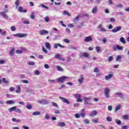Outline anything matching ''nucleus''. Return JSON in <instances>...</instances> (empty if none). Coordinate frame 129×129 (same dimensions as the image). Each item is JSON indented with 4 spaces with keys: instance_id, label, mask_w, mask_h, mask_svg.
<instances>
[{
    "instance_id": "1",
    "label": "nucleus",
    "mask_w": 129,
    "mask_h": 129,
    "mask_svg": "<svg viewBox=\"0 0 129 129\" xmlns=\"http://www.w3.org/2000/svg\"><path fill=\"white\" fill-rule=\"evenodd\" d=\"M110 92V89L106 87L104 90V94L106 98H109V93Z\"/></svg>"
},
{
    "instance_id": "2",
    "label": "nucleus",
    "mask_w": 129,
    "mask_h": 129,
    "mask_svg": "<svg viewBox=\"0 0 129 129\" xmlns=\"http://www.w3.org/2000/svg\"><path fill=\"white\" fill-rule=\"evenodd\" d=\"M27 36L28 34L26 33H17L14 35V37H18V38H25Z\"/></svg>"
},
{
    "instance_id": "3",
    "label": "nucleus",
    "mask_w": 129,
    "mask_h": 129,
    "mask_svg": "<svg viewBox=\"0 0 129 129\" xmlns=\"http://www.w3.org/2000/svg\"><path fill=\"white\" fill-rule=\"evenodd\" d=\"M68 78H69L68 77L63 76L62 77H61L58 78L57 80V82H59V83H60V82L63 83V82H64V80H65L66 79H67Z\"/></svg>"
},
{
    "instance_id": "4",
    "label": "nucleus",
    "mask_w": 129,
    "mask_h": 129,
    "mask_svg": "<svg viewBox=\"0 0 129 129\" xmlns=\"http://www.w3.org/2000/svg\"><path fill=\"white\" fill-rule=\"evenodd\" d=\"M123 49V47L122 46H120L119 45H114L113 46V50L114 51H117V50H122Z\"/></svg>"
},
{
    "instance_id": "5",
    "label": "nucleus",
    "mask_w": 129,
    "mask_h": 129,
    "mask_svg": "<svg viewBox=\"0 0 129 129\" xmlns=\"http://www.w3.org/2000/svg\"><path fill=\"white\" fill-rule=\"evenodd\" d=\"M121 30V26H117L114 29H112V32L113 33H117V32H118L119 31H120Z\"/></svg>"
},
{
    "instance_id": "6",
    "label": "nucleus",
    "mask_w": 129,
    "mask_h": 129,
    "mask_svg": "<svg viewBox=\"0 0 129 129\" xmlns=\"http://www.w3.org/2000/svg\"><path fill=\"white\" fill-rule=\"evenodd\" d=\"M60 99H61L64 103H67V104H69V101L68 100L63 97L59 96Z\"/></svg>"
},
{
    "instance_id": "7",
    "label": "nucleus",
    "mask_w": 129,
    "mask_h": 129,
    "mask_svg": "<svg viewBox=\"0 0 129 129\" xmlns=\"http://www.w3.org/2000/svg\"><path fill=\"white\" fill-rule=\"evenodd\" d=\"M93 38H92V36H87L85 38L84 41L85 42H90L91 41H93Z\"/></svg>"
},
{
    "instance_id": "8",
    "label": "nucleus",
    "mask_w": 129,
    "mask_h": 129,
    "mask_svg": "<svg viewBox=\"0 0 129 129\" xmlns=\"http://www.w3.org/2000/svg\"><path fill=\"white\" fill-rule=\"evenodd\" d=\"M45 34H49V32L48 31H47L46 30H44V29L40 30L39 35L43 36V35H45Z\"/></svg>"
},
{
    "instance_id": "9",
    "label": "nucleus",
    "mask_w": 129,
    "mask_h": 129,
    "mask_svg": "<svg viewBox=\"0 0 129 129\" xmlns=\"http://www.w3.org/2000/svg\"><path fill=\"white\" fill-rule=\"evenodd\" d=\"M37 102L38 103H40V104L46 105L48 104V101L46 100H38Z\"/></svg>"
},
{
    "instance_id": "10",
    "label": "nucleus",
    "mask_w": 129,
    "mask_h": 129,
    "mask_svg": "<svg viewBox=\"0 0 129 129\" xmlns=\"http://www.w3.org/2000/svg\"><path fill=\"white\" fill-rule=\"evenodd\" d=\"M97 111L96 110H94L91 112V113L89 114V116H91L92 117H93V116H95V115H97Z\"/></svg>"
},
{
    "instance_id": "11",
    "label": "nucleus",
    "mask_w": 129,
    "mask_h": 129,
    "mask_svg": "<svg viewBox=\"0 0 129 129\" xmlns=\"http://www.w3.org/2000/svg\"><path fill=\"white\" fill-rule=\"evenodd\" d=\"M55 58H56V59H58V60H61V61H65V59L62 58V57H61V55H60V54H57L55 55Z\"/></svg>"
},
{
    "instance_id": "12",
    "label": "nucleus",
    "mask_w": 129,
    "mask_h": 129,
    "mask_svg": "<svg viewBox=\"0 0 129 129\" xmlns=\"http://www.w3.org/2000/svg\"><path fill=\"white\" fill-rule=\"evenodd\" d=\"M0 15H1V16H3L4 19H8L9 18L8 15L5 14V12H0Z\"/></svg>"
},
{
    "instance_id": "13",
    "label": "nucleus",
    "mask_w": 129,
    "mask_h": 129,
    "mask_svg": "<svg viewBox=\"0 0 129 129\" xmlns=\"http://www.w3.org/2000/svg\"><path fill=\"white\" fill-rule=\"evenodd\" d=\"M45 47L50 51L51 50V44L49 42H45Z\"/></svg>"
},
{
    "instance_id": "14",
    "label": "nucleus",
    "mask_w": 129,
    "mask_h": 129,
    "mask_svg": "<svg viewBox=\"0 0 129 129\" xmlns=\"http://www.w3.org/2000/svg\"><path fill=\"white\" fill-rule=\"evenodd\" d=\"M112 76H113V75L111 74H110L108 76H106L105 77V79L106 80H109V79H110L112 77Z\"/></svg>"
},
{
    "instance_id": "15",
    "label": "nucleus",
    "mask_w": 129,
    "mask_h": 129,
    "mask_svg": "<svg viewBox=\"0 0 129 129\" xmlns=\"http://www.w3.org/2000/svg\"><path fill=\"white\" fill-rule=\"evenodd\" d=\"M116 95H117V96H118L119 97H120V98L123 99L124 98V96H123V94H122V93H118L117 92L116 93Z\"/></svg>"
},
{
    "instance_id": "16",
    "label": "nucleus",
    "mask_w": 129,
    "mask_h": 129,
    "mask_svg": "<svg viewBox=\"0 0 129 129\" xmlns=\"http://www.w3.org/2000/svg\"><path fill=\"white\" fill-rule=\"evenodd\" d=\"M98 7L95 6V8H94L92 10V14H95V13H96L98 10Z\"/></svg>"
},
{
    "instance_id": "17",
    "label": "nucleus",
    "mask_w": 129,
    "mask_h": 129,
    "mask_svg": "<svg viewBox=\"0 0 129 129\" xmlns=\"http://www.w3.org/2000/svg\"><path fill=\"white\" fill-rule=\"evenodd\" d=\"M15 103H16V102L13 100H8L6 101L7 104H15Z\"/></svg>"
},
{
    "instance_id": "18",
    "label": "nucleus",
    "mask_w": 129,
    "mask_h": 129,
    "mask_svg": "<svg viewBox=\"0 0 129 129\" xmlns=\"http://www.w3.org/2000/svg\"><path fill=\"white\" fill-rule=\"evenodd\" d=\"M14 52H15V48L12 47L10 51V56H14Z\"/></svg>"
},
{
    "instance_id": "19",
    "label": "nucleus",
    "mask_w": 129,
    "mask_h": 129,
    "mask_svg": "<svg viewBox=\"0 0 129 129\" xmlns=\"http://www.w3.org/2000/svg\"><path fill=\"white\" fill-rule=\"evenodd\" d=\"M16 108H17V106H16L9 108V112H13V111H14V110L16 111Z\"/></svg>"
},
{
    "instance_id": "20",
    "label": "nucleus",
    "mask_w": 129,
    "mask_h": 129,
    "mask_svg": "<svg viewBox=\"0 0 129 129\" xmlns=\"http://www.w3.org/2000/svg\"><path fill=\"white\" fill-rule=\"evenodd\" d=\"M120 108H121V104H118V105H117L116 106L115 111L116 112L118 110H119V109H120Z\"/></svg>"
},
{
    "instance_id": "21",
    "label": "nucleus",
    "mask_w": 129,
    "mask_h": 129,
    "mask_svg": "<svg viewBox=\"0 0 129 129\" xmlns=\"http://www.w3.org/2000/svg\"><path fill=\"white\" fill-rule=\"evenodd\" d=\"M58 124V126H60L61 127H63V126H65L66 125V123L63 122H59Z\"/></svg>"
},
{
    "instance_id": "22",
    "label": "nucleus",
    "mask_w": 129,
    "mask_h": 129,
    "mask_svg": "<svg viewBox=\"0 0 129 129\" xmlns=\"http://www.w3.org/2000/svg\"><path fill=\"white\" fill-rule=\"evenodd\" d=\"M122 119H124V120H128V115H124L122 117Z\"/></svg>"
},
{
    "instance_id": "23",
    "label": "nucleus",
    "mask_w": 129,
    "mask_h": 129,
    "mask_svg": "<svg viewBox=\"0 0 129 129\" xmlns=\"http://www.w3.org/2000/svg\"><path fill=\"white\" fill-rule=\"evenodd\" d=\"M84 80V78L81 77L80 79L78 80V81L79 82L80 84H81V83H83Z\"/></svg>"
},
{
    "instance_id": "24",
    "label": "nucleus",
    "mask_w": 129,
    "mask_h": 129,
    "mask_svg": "<svg viewBox=\"0 0 129 129\" xmlns=\"http://www.w3.org/2000/svg\"><path fill=\"white\" fill-rule=\"evenodd\" d=\"M33 115H40L41 112L40 111H35L32 113Z\"/></svg>"
},
{
    "instance_id": "25",
    "label": "nucleus",
    "mask_w": 129,
    "mask_h": 129,
    "mask_svg": "<svg viewBox=\"0 0 129 129\" xmlns=\"http://www.w3.org/2000/svg\"><path fill=\"white\" fill-rule=\"evenodd\" d=\"M17 93H20L21 92V87L20 85L17 86V90H16Z\"/></svg>"
},
{
    "instance_id": "26",
    "label": "nucleus",
    "mask_w": 129,
    "mask_h": 129,
    "mask_svg": "<svg viewBox=\"0 0 129 129\" xmlns=\"http://www.w3.org/2000/svg\"><path fill=\"white\" fill-rule=\"evenodd\" d=\"M83 100L84 101H87V100L90 101L91 100V98L90 97H85L83 98Z\"/></svg>"
},
{
    "instance_id": "27",
    "label": "nucleus",
    "mask_w": 129,
    "mask_h": 129,
    "mask_svg": "<svg viewBox=\"0 0 129 129\" xmlns=\"http://www.w3.org/2000/svg\"><path fill=\"white\" fill-rule=\"evenodd\" d=\"M82 55L84 57H85L86 58H88L89 55H88V53H87L86 52H84L82 53Z\"/></svg>"
},
{
    "instance_id": "28",
    "label": "nucleus",
    "mask_w": 129,
    "mask_h": 129,
    "mask_svg": "<svg viewBox=\"0 0 129 129\" xmlns=\"http://www.w3.org/2000/svg\"><path fill=\"white\" fill-rule=\"evenodd\" d=\"M120 41L122 43V44H125V40H124V38L123 37L120 38Z\"/></svg>"
},
{
    "instance_id": "29",
    "label": "nucleus",
    "mask_w": 129,
    "mask_h": 129,
    "mask_svg": "<svg viewBox=\"0 0 129 129\" xmlns=\"http://www.w3.org/2000/svg\"><path fill=\"white\" fill-rule=\"evenodd\" d=\"M115 122H116V123L118 125L121 124V121H120L119 119H115Z\"/></svg>"
},
{
    "instance_id": "30",
    "label": "nucleus",
    "mask_w": 129,
    "mask_h": 129,
    "mask_svg": "<svg viewBox=\"0 0 129 129\" xmlns=\"http://www.w3.org/2000/svg\"><path fill=\"white\" fill-rule=\"evenodd\" d=\"M15 111H16V112H17L18 113H21V112H22V110L19 108H16Z\"/></svg>"
},
{
    "instance_id": "31",
    "label": "nucleus",
    "mask_w": 129,
    "mask_h": 129,
    "mask_svg": "<svg viewBox=\"0 0 129 129\" xmlns=\"http://www.w3.org/2000/svg\"><path fill=\"white\" fill-rule=\"evenodd\" d=\"M74 96H76L77 98H81V95L80 94H75Z\"/></svg>"
},
{
    "instance_id": "32",
    "label": "nucleus",
    "mask_w": 129,
    "mask_h": 129,
    "mask_svg": "<svg viewBox=\"0 0 129 129\" xmlns=\"http://www.w3.org/2000/svg\"><path fill=\"white\" fill-rule=\"evenodd\" d=\"M28 65H30L31 66H35V62L34 61H31L27 63Z\"/></svg>"
},
{
    "instance_id": "33",
    "label": "nucleus",
    "mask_w": 129,
    "mask_h": 129,
    "mask_svg": "<svg viewBox=\"0 0 129 129\" xmlns=\"http://www.w3.org/2000/svg\"><path fill=\"white\" fill-rule=\"evenodd\" d=\"M56 67L57 69V71H63V69H61V67H60L59 66H56Z\"/></svg>"
},
{
    "instance_id": "34",
    "label": "nucleus",
    "mask_w": 129,
    "mask_h": 129,
    "mask_svg": "<svg viewBox=\"0 0 129 129\" xmlns=\"http://www.w3.org/2000/svg\"><path fill=\"white\" fill-rule=\"evenodd\" d=\"M42 50L43 52H44L46 54H47L48 53V50H47V49L45 48V47L42 46Z\"/></svg>"
},
{
    "instance_id": "35",
    "label": "nucleus",
    "mask_w": 129,
    "mask_h": 129,
    "mask_svg": "<svg viewBox=\"0 0 129 129\" xmlns=\"http://www.w3.org/2000/svg\"><path fill=\"white\" fill-rule=\"evenodd\" d=\"M26 108H27V109H32L33 106H32V105L31 104H28L26 106Z\"/></svg>"
},
{
    "instance_id": "36",
    "label": "nucleus",
    "mask_w": 129,
    "mask_h": 129,
    "mask_svg": "<svg viewBox=\"0 0 129 129\" xmlns=\"http://www.w3.org/2000/svg\"><path fill=\"white\" fill-rule=\"evenodd\" d=\"M44 118L45 119H49L50 118V115L48 113H46Z\"/></svg>"
},
{
    "instance_id": "37",
    "label": "nucleus",
    "mask_w": 129,
    "mask_h": 129,
    "mask_svg": "<svg viewBox=\"0 0 129 129\" xmlns=\"http://www.w3.org/2000/svg\"><path fill=\"white\" fill-rule=\"evenodd\" d=\"M15 5L16 6V7L18 8L20 5V1L19 0L16 1L15 2Z\"/></svg>"
},
{
    "instance_id": "38",
    "label": "nucleus",
    "mask_w": 129,
    "mask_h": 129,
    "mask_svg": "<svg viewBox=\"0 0 129 129\" xmlns=\"http://www.w3.org/2000/svg\"><path fill=\"white\" fill-rule=\"evenodd\" d=\"M94 72L96 73H98V72H99V70L98 68H95L94 70Z\"/></svg>"
},
{
    "instance_id": "39",
    "label": "nucleus",
    "mask_w": 129,
    "mask_h": 129,
    "mask_svg": "<svg viewBox=\"0 0 129 129\" xmlns=\"http://www.w3.org/2000/svg\"><path fill=\"white\" fill-rule=\"evenodd\" d=\"M22 83H25V84H28V83H29V81L27 80H22Z\"/></svg>"
},
{
    "instance_id": "40",
    "label": "nucleus",
    "mask_w": 129,
    "mask_h": 129,
    "mask_svg": "<svg viewBox=\"0 0 129 129\" xmlns=\"http://www.w3.org/2000/svg\"><path fill=\"white\" fill-rule=\"evenodd\" d=\"M63 42H65V43H67L68 44H69V43H70V40L68 39H64Z\"/></svg>"
},
{
    "instance_id": "41",
    "label": "nucleus",
    "mask_w": 129,
    "mask_h": 129,
    "mask_svg": "<svg viewBox=\"0 0 129 129\" xmlns=\"http://www.w3.org/2000/svg\"><path fill=\"white\" fill-rule=\"evenodd\" d=\"M96 50L98 53V52H101V50H100V47L99 46H96Z\"/></svg>"
},
{
    "instance_id": "42",
    "label": "nucleus",
    "mask_w": 129,
    "mask_h": 129,
    "mask_svg": "<svg viewBox=\"0 0 129 129\" xmlns=\"http://www.w3.org/2000/svg\"><path fill=\"white\" fill-rule=\"evenodd\" d=\"M106 120H107V121H112V118L109 116L106 118Z\"/></svg>"
},
{
    "instance_id": "43",
    "label": "nucleus",
    "mask_w": 129,
    "mask_h": 129,
    "mask_svg": "<svg viewBox=\"0 0 129 129\" xmlns=\"http://www.w3.org/2000/svg\"><path fill=\"white\" fill-rule=\"evenodd\" d=\"M84 122L86 124H88V123H89V122H90L89 119H85L84 120Z\"/></svg>"
},
{
    "instance_id": "44",
    "label": "nucleus",
    "mask_w": 129,
    "mask_h": 129,
    "mask_svg": "<svg viewBox=\"0 0 129 129\" xmlns=\"http://www.w3.org/2000/svg\"><path fill=\"white\" fill-rule=\"evenodd\" d=\"M40 6L42 7V8H44V9H46L47 10L49 9V7L45 6L44 4H41Z\"/></svg>"
},
{
    "instance_id": "45",
    "label": "nucleus",
    "mask_w": 129,
    "mask_h": 129,
    "mask_svg": "<svg viewBox=\"0 0 129 129\" xmlns=\"http://www.w3.org/2000/svg\"><path fill=\"white\" fill-rule=\"evenodd\" d=\"M58 44L57 43H54L53 44V49H57L58 48Z\"/></svg>"
},
{
    "instance_id": "46",
    "label": "nucleus",
    "mask_w": 129,
    "mask_h": 129,
    "mask_svg": "<svg viewBox=\"0 0 129 129\" xmlns=\"http://www.w3.org/2000/svg\"><path fill=\"white\" fill-rule=\"evenodd\" d=\"M75 116L76 118H79L80 117V114L79 113L75 114Z\"/></svg>"
},
{
    "instance_id": "47",
    "label": "nucleus",
    "mask_w": 129,
    "mask_h": 129,
    "mask_svg": "<svg viewBox=\"0 0 129 129\" xmlns=\"http://www.w3.org/2000/svg\"><path fill=\"white\" fill-rule=\"evenodd\" d=\"M69 49H71L72 50H77V47L71 46L69 47Z\"/></svg>"
},
{
    "instance_id": "48",
    "label": "nucleus",
    "mask_w": 129,
    "mask_h": 129,
    "mask_svg": "<svg viewBox=\"0 0 129 129\" xmlns=\"http://www.w3.org/2000/svg\"><path fill=\"white\" fill-rule=\"evenodd\" d=\"M54 113H55V114H59V113H60V110H59V109L55 110Z\"/></svg>"
},
{
    "instance_id": "49",
    "label": "nucleus",
    "mask_w": 129,
    "mask_h": 129,
    "mask_svg": "<svg viewBox=\"0 0 129 129\" xmlns=\"http://www.w3.org/2000/svg\"><path fill=\"white\" fill-rule=\"evenodd\" d=\"M99 31L100 32H106V29H105V28H101L99 29Z\"/></svg>"
},
{
    "instance_id": "50",
    "label": "nucleus",
    "mask_w": 129,
    "mask_h": 129,
    "mask_svg": "<svg viewBox=\"0 0 129 129\" xmlns=\"http://www.w3.org/2000/svg\"><path fill=\"white\" fill-rule=\"evenodd\" d=\"M51 104L52 106H54V107H57V106H58V105L56 103L51 102Z\"/></svg>"
},
{
    "instance_id": "51",
    "label": "nucleus",
    "mask_w": 129,
    "mask_h": 129,
    "mask_svg": "<svg viewBox=\"0 0 129 129\" xmlns=\"http://www.w3.org/2000/svg\"><path fill=\"white\" fill-rule=\"evenodd\" d=\"M79 17H80V15H78L76 16V17L75 18V22H76L79 20Z\"/></svg>"
},
{
    "instance_id": "52",
    "label": "nucleus",
    "mask_w": 129,
    "mask_h": 129,
    "mask_svg": "<svg viewBox=\"0 0 129 129\" xmlns=\"http://www.w3.org/2000/svg\"><path fill=\"white\" fill-rule=\"evenodd\" d=\"M35 75H40V72L38 70H36L34 72Z\"/></svg>"
},
{
    "instance_id": "53",
    "label": "nucleus",
    "mask_w": 129,
    "mask_h": 129,
    "mask_svg": "<svg viewBox=\"0 0 129 129\" xmlns=\"http://www.w3.org/2000/svg\"><path fill=\"white\" fill-rule=\"evenodd\" d=\"M121 57L120 55H118L117 56L116 61H119V60H121Z\"/></svg>"
},
{
    "instance_id": "54",
    "label": "nucleus",
    "mask_w": 129,
    "mask_h": 129,
    "mask_svg": "<svg viewBox=\"0 0 129 129\" xmlns=\"http://www.w3.org/2000/svg\"><path fill=\"white\" fill-rule=\"evenodd\" d=\"M112 60H113V57H112L111 56H109L108 59L109 62H111V61H112Z\"/></svg>"
},
{
    "instance_id": "55",
    "label": "nucleus",
    "mask_w": 129,
    "mask_h": 129,
    "mask_svg": "<svg viewBox=\"0 0 129 129\" xmlns=\"http://www.w3.org/2000/svg\"><path fill=\"white\" fill-rule=\"evenodd\" d=\"M19 11L20 12V13H23V7L22 6L19 7Z\"/></svg>"
},
{
    "instance_id": "56",
    "label": "nucleus",
    "mask_w": 129,
    "mask_h": 129,
    "mask_svg": "<svg viewBox=\"0 0 129 129\" xmlns=\"http://www.w3.org/2000/svg\"><path fill=\"white\" fill-rule=\"evenodd\" d=\"M11 29L13 32H15V31H16V27L15 26H12Z\"/></svg>"
},
{
    "instance_id": "57",
    "label": "nucleus",
    "mask_w": 129,
    "mask_h": 129,
    "mask_svg": "<svg viewBox=\"0 0 129 129\" xmlns=\"http://www.w3.org/2000/svg\"><path fill=\"white\" fill-rule=\"evenodd\" d=\"M108 109L109 111H111V110H112V106L110 105L108 106Z\"/></svg>"
},
{
    "instance_id": "58",
    "label": "nucleus",
    "mask_w": 129,
    "mask_h": 129,
    "mask_svg": "<svg viewBox=\"0 0 129 129\" xmlns=\"http://www.w3.org/2000/svg\"><path fill=\"white\" fill-rule=\"evenodd\" d=\"M49 19L48 17H45L44 20L45 22H46V23H48L49 22Z\"/></svg>"
},
{
    "instance_id": "59",
    "label": "nucleus",
    "mask_w": 129,
    "mask_h": 129,
    "mask_svg": "<svg viewBox=\"0 0 129 129\" xmlns=\"http://www.w3.org/2000/svg\"><path fill=\"white\" fill-rule=\"evenodd\" d=\"M16 53L17 54H22V53H23V51H22V50H17Z\"/></svg>"
},
{
    "instance_id": "60",
    "label": "nucleus",
    "mask_w": 129,
    "mask_h": 129,
    "mask_svg": "<svg viewBox=\"0 0 129 129\" xmlns=\"http://www.w3.org/2000/svg\"><path fill=\"white\" fill-rule=\"evenodd\" d=\"M44 68H45V69H49V65L48 64H45Z\"/></svg>"
},
{
    "instance_id": "61",
    "label": "nucleus",
    "mask_w": 129,
    "mask_h": 129,
    "mask_svg": "<svg viewBox=\"0 0 129 129\" xmlns=\"http://www.w3.org/2000/svg\"><path fill=\"white\" fill-rule=\"evenodd\" d=\"M103 43H106L107 42V40L106 39V38H104L103 40H102Z\"/></svg>"
},
{
    "instance_id": "62",
    "label": "nucleus",
    "mask_w": 129,
    "mask_h": 129,
    "mask_svg": "<svg viewBox=\"0 0 129 129\" xmlns=\"http://www.w3.org/2000/svg\"><path fill=\"white\" fill-rule=\"evenodd\" d=\"M122 129H128V126H127V125L122 126Z\"/></svg>"
},
{
    "instance_id": "63",
    "label": "nucleus",
    "mask_w": 129,
    "mask_h": 129,
    "mask_svg": "<svg viewBox=\"0 0 129 129\" xmlns=\"http://www.w3.org/2000/svg\"><path fill=\"white\" fill-rule=\"evenodd\" d=\"M77 102H82V100L81 99V98H79L77 100Z\"/></svg>"
},
{
    "instance_id": "64",
    "label": "nucleus",
    "mask_w": 129,
    "mask_h": 129,
    "mask_svg": "<svg viewBox=\"0 0 129 129\" xmlns=\"http://www.w3.org/2000/svg\"><path fill=\"white\" fill-rule=\"evenodd\" d=\"M110 22H115V20L113 18H111L110 19Z\"/></svg>"
}]
</instances>
